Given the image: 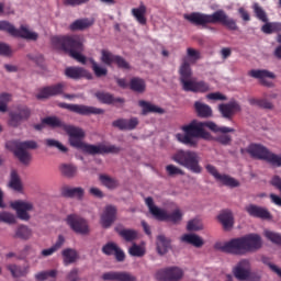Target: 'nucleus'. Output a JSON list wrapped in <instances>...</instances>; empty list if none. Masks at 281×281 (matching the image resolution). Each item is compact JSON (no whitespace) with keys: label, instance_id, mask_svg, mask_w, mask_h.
Wrapping results in <instances>:
<instances>
[{"label":"nucleus","instance_id":"1","mask_svg":"<svg viewBox=\"0 0 281 281\" xmlns=\"http://www.w3.org/2000/svg\"><path fill=\"white\" fill-rule=\"evenodd\" d=\"M42 124H46V126H50V128H63L66 135H68V142L72 148H77V150H81L87 155H117L120 147L115 145H91L82 142L85 139V130L69 125L63 122L57 116H47L42 120Z\"/></svg>","mask_w":281,"mask_h":281},{"label":"nucleus","instance_id":"2","mask_svg":"<svg viewBox=\"0 0 281 281\" xmlns=\"http://www.w3.org/2000/svg\"><path fill=\"white\" fill-rule=\"evenodd\" d=\"M204 126L210 128L213 133H223V135L227 133H236V130L227 126H218L214 122H199L193 120L190 124L181 127V131H183L184 134L178 133L176 134V138L180 144H184V146H189V148H196V146H199V138L210 139L211 137Z\"/></svg>","mask_w":281,"mask_h":281},{"label":"nucleus","instance_id":"3","mask_svg":"<svg viewBox=\"0 0 281 281\" xmlns=\"http://www.w3.org/2000/svg\"><path fill=\"white\" fill-rule=\"evenodd\" d=\"M183 19L196 27H207V25H216V23H221L224 27L231 30V32H236V30H238L236 20L229 18L224 10H217L212 14L192 12L190 14H184Z\"/></svg>","mask_w":281,"mask_h":281},{"label":"nucleus","instance_id":"4","mask_svg":"<svg viewBox=\"0 0 281 281\" xmlns=\"http://www.w3.org/2000/svg\"><path fill=\"white\" fill-rule=\"evenodd\" d=\"M52 44L56 49H60L69 55L70 58L81 63V65H87V57L82 55L85 52V37L80 35H65V36H54L52 38Z\"/></svg>","mask_w":281,"mask_h":281},{"label":"nucleus","instance_id":"5","mask_svg":"<svg viewBox=\"0 0 281 281\" xmlns=\"http://www.w3.org/2000/svg\"><path fill=\"white\" fill-rule=\"evenodd\" d=\"M262 247V238L258 234H249L244 237L233 238L222 246V251L233 256H245L251 251H258Z\"/></svg>","mask_w":281,"mask_h":281},{"label":"nucleus","instance_id":"6","mask_svg":"<svg viewBox=\"0 0 281 281\" xmlns=\"http://www.w3.org/2000/svg\"><path fill=\"white\" fill-rule=\"evenodd\" d=\"M179 76L180 85L182 86L183 91L191 93H207V91H210V85L207 82L192 79V68L186 58L180 65Z\"/></svg>","mask_w":281,"mask_h":281},{"label":"nucleus","instance_id":"7","mask_svg":"<svg viewBox=\"0 0 281 281\" xmlns=\"http://www.w3.org/2000/svg\"><path fill=\"white\" fill-rule=\"evenodd\" d=\"M171 160L182 166V168H187L193 175H201L203 172V167H201V157L194 150H183L179 149L171 156Z\"/></svg>","mask_w":281,"mask_h":281},{"label":"nucleus","instance_id":"8","mask_svg":"<svg viewBox=\"0 0 281 281\" xmlns=\"http://www.w3.org/2000/svg\"><path fill=\"white\" fill-rule=\"evenodd\" d=\"M5 147L13 153L20 164L29 166L30 161H32V154L27 150H36V148H38V143L35 140H8Z\"/></svg>","mask_w":281,"mask_h":281},{"label":"nucleus","instance_id":"9","mask_svg":"<svg viewBox=\"0 0 281 281\" xmlns=\"http://www.w3.org/2000/svg\"><path fill=\"white\" fill-rule=\"evenodd\" d=\"M0 12H3V4L1 3ZM0 32H8V34L15 38H26L27 41H36V38H38V34L30 32L27 27L21 26L20 29H16L8 21H0Z\"/></svg>","mask_w":281,"mask_h":281},{"label":"nucleus","instance_id":"10","mask_svg":"<svg viewBox=\"0 0 281 281\" xmlns=\"http://www.w3.org/2000/svg\"><path fill=\"white\" fill-rule=\"evenodd\" d=\"M32 117V109L27 105L20 104L9 112L8 125L11 128H19L23 122Z\"/></svg>","mask_w":281,"mask_h":281},{"label":"nucleus","instance_id":"11","mask_svg":"<svg viewBox=\"0 0 281 281\" xmlns=\"http://www.w3.org/2000/svg\"><path fill=\"white\" fill-rule=\"evenodd\" d=\"M66 224L75 234H80V236H87L91 232L89 222L76 213L66 216Z\"/></svg>","mask_w":281,"mask_h":281},{"label":"nucleus","instance_id":"12","mask_svg":"<svg viewBox=\"0 0 281 281\" xmlns=\"http://www.w3.org/2000/svg\"><path fill=\"white\" fill-rule=\"evenodd\" d=\"M57 106H59V109H66L67 111H70V113H77V115H102V113H104V110L100 108L83 104L59 102L57 103Z\"/></svg>","mask_w":281,"mask_h":281},{"label":"nucleus","instance_id":"13","mask_svg":"<svg viewBox=\"0 0 281 281\" xmlns=\"http://www.w3.org/2000/svg\"><path fill=\"white\" fill-rule=\"evenodd\" d=\"M241 155L248 153L252 159H259L260 161H267L271 150L262 144L251 143L246 149H240Z\"/></svg>","mask_w":281,"mask_h":281},{"label":"nucleus","instance_id":"14","mask_svg":"<svg viewBox=\"0 0 281 281\" xmlns=\"http://www.w3.org/2000/svg\"><path fill=\"white\" fill-rule=\"evenodd\" d=\"M205 169H206V172H209V175H212V177H214L216 181H220L221 183H223V186H226L228 188H238V186H240V182H238V180L227 175H221L218 172V169H216V167H214L213 165H206Z\"/></svg>","mask_w":281,"mask_h":281},{"label":"nucleus","instance_id":"15","mask_svg":"<svg viewBox=\"0 0 281 281\" xmlns=\"http://www.w3.org/2000/svg\"><path fill=\"white\" fill-rule=\"evenodd\" d=\"M243 111V108H240V103L236 100H232L228 103H222L218 105V112L221 113L222 117L224 120H228L232 122L234 120V115L236 113H240Z\"/></svg>","mask_w":281,"mask_h":281},{"label":"nucleus","instance_id":"16","mask_svg":"<svg viewBox=\"0 0 281 281\" xmlns=\"http://www.w3.org/2000/svg\"><path fill=\"white\" fill-rule=\"evenodd\" d=\"M11 207L16 212V216L20 221H30L31 216L29 212L34 210V204H32V202L18 200L11 203Z\"/></svg>","mask_w":281,"mask_h":281},{"label":"nucleus","instance_id":"17","mask_svg":"<svg viewBox=\"0 0 281 281\" xmlns=\"http://www.w3.org/2000/svg\"><path fill=\"white\" fill-rule=\"evenodd\" d=\"M117 221V207L114 205H106L101 214L100 224L104 229H109Z\"/></svg>","mask_w":281,"mask_h":281},{"label":"nucleus","instance_id":"18","mask_svg":"<svg viewBox=\"0 0 281 281\" xmlns=\"http://www.w3.org/2000/svg\"><path fill=\"white\" fill-rule=\"evenodd\" d=\"M251 272V262L249 259H241L233 269V276L240 281H245L249 278Z\"/></svg>","mask_w":281,"mask_h":281},{"label":"nucleus","instance_id":"19","mask_svg":"<svg viewBox=\"0 0 281 281\" xmlns=\"http://www.w3.org/2000/svg\"><path fill=\"white\" fill-rule=\"evenodd\" d=\"M65 91L64 83H56L54 86L44 87L36 94L37 100H47V98H54V95H60Z\"/></svg>","mask_w":281,"mask_h":281},{"label":"nucleus","instance_id":"20","mask_svg":"<svg viewBox=\"0 0 281 281\" xmlns=\"http://www.w3.org/2000/svg\"><path fill=\"white\" fill-rule=\"evenodd\" d=\"M102 280L104 281H137V277L131 272L126 271H110L102 274Z\"/></svg>","mask_w":281,"mask_h":281},{"label":"nucleus","instance_id":"21","mask_svg":"<svg viewBox=\"0 0 281 281\" xmlns=\"http://www.w3.org/2000/svg\"><path fill=\"white\" fill-rule=\"evenodd\" d=\"M246 212L247 214H249V216H252V218H261V221L271 220V212H269V210H267L266 207L256 204L247 205Z\"/></svg>","mask_w":281,"mask_h":281},{"label":"nucleus","instance_id":"22","mask_svg":"<svg viewBox=\"0 0 281 281\" xmlns=\"http://www.w3.org/2000/svg\"><path fill=\"white\" fill-rule=\"evenodd\" d=\"M160 216L156 217V221H160V222H170L173 223V225H178V223H181L182 218H183V213L181 212V210L177 209L175 210L172 213H168L167 210L160 211Z\"/></svg>","mask_w":281,"mask_h":281},{"label":"nucleus","instance_id":"23","mask_svg":"<svg viewBox=\"0 0 281 281\" xmlns=\"http://www.w3.org/2000/svg\"><path fill=\"white\" fill-rule=\"evenodd\" d=\"M138 125L139 120H137V117H132L130 120L119 119L112 122V126H114V128H119V131H135Z\"/></svg>","mask_w":281,"mask_h":281},{"label":"nucleus","instance_id":"24","mask_svg":"<svg viewBox=\"0 0 281 281\" xmlns=\"http://www.w3.org/2000/svg\"><path fill=\"white\" fill-rule=\"evenodd\" d=\"M249 76L257 78L263 87H273V82L268 81L267 78H276V75L269 70H250Z\"/></svg>","mask_w":281,"mask_h":281},{"label":"nucleus","instance_id":"25","mask_svg":"<svg viewBox=\"0 0 281 281\" xmlns=\"http://www.w3.org/2000/svg\"><path fill=\"white\" fill-rule=\"evenodd\" d=\"M65 76L71 80H80V78H91V74L82 67H67Z\"/></svg>","mask_w":281,"mask_h":281},{"label":"nucleus","instance_id":"26","mask_svg":"<svg viewBox=\"0 0 281 281\" xmlns=\"http://www.w3.org/2000/svg\"><path fill=\"white\" fill-rule=\"evenodd\" d=\"M156 249L159 256H166L172 249V240L165 235H158L156 238Z\"/></svg>","mask_w":281,"mask_h":281},{"label":"nucleus","instance_id":"27","mask_svg":"<svg viewBox=\"0 0 281 281\" xmlns=\"http://www.w3.org/2000/svg\"><path fill=\"white\" fill-rule=\"evenodd\" d=\"M138 106L143 109L142 115H148V113H158V115H164V113H166V110H164L162 108L157 106L145 100L138 101Z\"/></svg>","mask_w":281,"mask_h":281},{"label":"nucleus","instance_id":"28","mask_svg":"<svg viewBox=\"0 0 281 281\" xmlns=\"http://www.w3.org/2000/svg\"><path fill=\"white\" fill-rule=\"evenodd\" d=\"M93 25V20L90 19H78L69 25L70 32H85Z\"/></svg>","mask_w":281,"mask_h":281},{"label":"nucleus","instance_id":"29","mask_svg":"<svg viewBox=\"0 0 281 281\" xmlns=\"http://www.w3.org/2000/svg\"><path fill=\"white\" fill-rule=\"evenodd\" d=\"M147 8L145 7L144 2L139 3L138 8L132 9V15L134 19L139 23V25H146L148 23V19H146Z\"/></svg>","mask_w":281,"mask_h":281},{"label":"nucleus","instance_id":"30","mask_svg":"<svg viewBox=\"0 0 281 281\" xmlns=\"http://www.w3.org/2000/svg\"><path fill=\"white\" fill-rule=\"evenodd\" d=\"M59 171L63 177L66 179H74L78 177V167L74 164H61L59 166Z\"/></svg>","mask_w":281,"mask_h":281},{"label":"nucleus","instance_id":"31","mask_svg":"<svg viewBox=\"0 0 281 281\" xmlns=\"http://www.w3.org/2000/svg\"><path fill=\"white\" fill-rule=\"evenodd\" d=\"M61 195H64L66 199H82L85 196V189L81 187L77 188H69V187H64L61 189Z\"/></svg>","mask_w":281,"mask_h":281},{"label":"nucleus","instance_id":"32","mask_svg":"<svg viewBox=\"0 0 281 281\" xmlns=\"http://www.w3.org/2000/svg\"><path fill=\"white\" fill-rule=\"evenodd\" d=\"M220 223L223 225L224 229H232L234 227V214L232 211H223L218 216H217Z\"/></svg>","mask_w":281,"mask_h":281},{"label":"nucleus","instance_id":"33","mask_svg":"<svg viewBox=\"0 0 281 281\" xmlns=\"http://www.w3.org/2000/svg\"><path fill=\"white\" fill-rule=\"evenodd\" d=\"M194 109L198 117H212V108L201 101L194 102Z\"/></svg>","mask_w":281,"mask_h":281},{"label":"nucleus","instance_id":"34","mask_svg":"<svg viewBox=\"0 0 281 281\" xmlns=\"http://www.w3.org/2000/svg\"><path fill=\"white\" fill-rule=\"evenodd\" d=\"M95 98L101 102L102 104H113L115 102H124V99L113 97V94L104 91L95 92Z\"/></svg>","mask_w":281,"mask_h":281},{"label":"nucleus","instance_id":"35","mask_svg":"<svg viewBox=\"0 0 281 281\" xmlns=\"http://www.w3.org/2000/svg\"><path fill=\"white\" fill-rule=\"evenodd\" d=\"M9 188L15 192H23V182L21 181V177L16 170L11 171Z\"/></svg>","mask_w":281,"mask_h":281},{"label":"nucleus","instance_id":"36","mask_svg":"<svg viewBox=\"0 0 281 281\" xmlns=\"http://www.w3.org/2000/svg\"><path fill=\"white\" fill-rule=\"evenodd\" d=\"M13 238H20V240H30L32 238V229L27 225L21 224L16 227Z\"/></svg>","mask_w":281,"mask_h":281},{"label":"nucleus","instance_id":"37","mask_svg":"<svg viewBox=\"0 0 281 281\" xmlns=\"http://www.w3.org/2000/svg\"><path fill=\"white\" fill-rule=\"evenodd\" d=\"M64 265L67 267L74 265L78 260V251L74 248H66L61 251Z\"/></svg>","mask_w":281,"mask_h":281},{"label":"nucleus","instance_id":"38","mask_svg":"<svg viewBox=\"0 0 281 281\" xmlns=\"http://www.w3.org/2000/svg\"><path fill=\"white\" fill-rule=\"evenodd\" d=\"M182 243H187L188 245H192L193 247H203L204 241L203 238H201L199 235L196 234H184L181 237Z\"/></svg>","mask_w":281,"mask_h":281},{"label":"nucleus","instance_id":"39","mask_svg":"<svg viewBox=\"0 0 281 281\" xmlns=\"http://www.w3.org/2000/svg\"><path fill=\"white\" fill-rule=\"evenodd\" d=\"M8 271H10L13 278H25L27 276L29 269L27 267H21L14 263L7 266Z\"/></svg>","mask_w":281,"mask_h":281},{"label":"nucleus","instance_id":"40","mask_svg":"<svg viewBox=\"0 0 281 281\" xmlns=\"http://www.w3.org/2000/svg\"><path fill=\"white\" fill-rule=\"evenodd\" d=\"M116 232L121 238H124L126 243H133V240H137L138 233L135 229L131 228H116Z\"/></svg>","mask_w":281,"mask_h":281},{"label":"nucleus","instance_id":"41","mask_svg":"<svg viewBox=\"0 0 281 281\" xmlns=\"http://www.w3.org/2000/svg\"><path fill=\"white\" fill-rule=\"evenodd\" d=\"M130 89L136 93H144L146 91V81L139 77H134L130 81Z\"/></svg>","mask_w":281,"mask_h":281},{"label":"nucleus","instance_id":"42","mask_svg":"<svg viewBox=\"0 0 281 281\" xmlns=\"http://www.w3.org/2000/svg\"><path fill=\"white\" fill-rule=\"evenodd\" d=\"M99 181H101L102 186L108 188V190H115V188L120 187V181L115 178H111V176L108 175H100Z\"/></svg>","mask_w":281,"mask_h":281},{"label":"nucleus","instance_id":"43","mask_svg":"<svg viewBox=\"0 0 281 281\" xmlns=\"http://www.w3.org/2000/svg\"><path fill=\"white\" fill-rule=\"evenodd\" d=\"M248 102L251 106H259V109L273 111V104L268 99L251 98V99L248 100Z\"/></svg>","mask_w":281,"mask_h":281},{"label":"nucleus","instance_id":"44","mask_svg":"<svg viewBox=\"0 0 281 281\" xmlns=\"http://www.w3.org/2000/svg\"><path fill=\"white\" fill-rule=\"evenodd\" d=\"M145 203H146L150 214L154 216V218L157 220L158 216H161V211L164 209H160L157 205H155V202L151 196L146 198Z\"/></svg>","mask_w":281,"mask_h":281},{"label":"nucleus","instance_id":"45","mask_svg":"<svg viewBox=\"0 0 281 281\" xmlns=\"http://www.w3.org/2000/svg\"><path fill=\"white\" fill-rule=\"evenodd\" d=\"M0 223H4L5 225H16V215L8 211H2L0 212Z\"/></svg>","mask_w":281,"mask_h":281},{"label":"nucleus","instance_id":"46","mask_svg":"<svg viewBox=\"0 0 281 281\" xmlns=\"http://www.w3.org/2000/svg\"><path fill=\"white\" fill-rule=\"evenodd\" d=\"M183 280V270L177 266L169 267V281Z\"/></svg>","mask_w":281,"mask_h":281},{"label":"nucleus","instance_id":"47","mask_svg":"<svg viewBox=\"0 0 281 281\" xmlns=\"http://www.w3.org/2000/svg\"><path fill=\"white\" fill-rule=\"evenodd\" d=\"M45 146H47V148H57L60 153H67V150H69L63 143L54 138L45 139Z\"/></svg>","mask_w":281,"mask_h":281},{"label":"nucleus","instance_id":"48","mask_svg":"<svg viewBox=\"0 0 281 281\" xmlns=\"http://www.w3.org/2000/svg\"><path fill=\"white\" fill-rule=\"evenodd\" d=\"M117 55H113V53L103 49L101 50V63L104 65H108V67H111L115 63V58Z\"/></svg>","mask_w":281,"mask_h":281},{"label":"nucleus","instance_id":"49","mask_svg":"<svg viewBox=\"0 0 281 281\" xmlns=\"http://www.w3.org/2000/svg\"><path fill=\"white\" fill-rule=\"evenodd\" d=\"M90 63L92 65V71L94 72V76L97 78H102V76H106L109 74V70L100 65L93 58L90 59Z\"/></svg>","mask_w":281,"mask_h":281},{"label":"nucleus","instance_id":"50","mask_svg":"<svg viewBox=\"0 0 281 281\" xmlns=\"http://www.w3.org/2000/svg\"><path fill=\"white\" fill-rule=\"evenodd\" d=\"M187 57L189 59V65H194L198 60H201V52L189 47L187 48Z\"/></svg>","mask_w":281,"mask_h":281},{"label":"nucleus","instance_id":"51","mask_svg":"<svg viewBox=\"0 0 281 281\" xmlns=\"http://www.w3.org/2000/svg\"><path fill=\"white\" fill-rule=\"evenodd\" d=\"M252 9L256 18L259 21H262V23H267V21H269V18H267V12L262 10V7H260L258 2L254 3Z\"/></svg>","mask_w":281,"mask_h":281},{"label":"nucleus","instance_id":"52","mask_svg":"<svg viewBox=\"0 0 281 281\" xmlns=\"http://www.w3.org/2000/svg\"><path fill=\"white\" fill-rule=\"evenodd\" d=\"M166 172L168 175V177H184L186 176V171H183V169L175 166V165H167L166 166Z\"/></svg>","mask_w":281,"mask_h":281},{"label":"nucleus","instance_id":"53","mask_svg":"<svg viewBox=\"0 0 281 281\" xmlns=\"http://www.w3.org/2000/svg\"><path fill=\"white\" fill-rule=\"evenodd\" d=\"M12 100V94L3 92L0 94V113L8 111V103Z\"/></svg>","mask_w":281,"mask_h":281},{"label":"nucleus","instance_id":"54","mask_svg":"<svg viewBox=\"0 0 281 281\" xmlns=\"http://www.w3.org/2000/svg\"><path fill=\"white\" fill-rule=\"evenodd\" d=\"M130 256H134L135 258H143V256H146V250L142 248V246L137 244H133L132 247L128 249Z\"/></svg>","mask_w":281,"mask_h":281},{"label":"nucleus","instance_id":"55","mask_svg":"<svg viewBox=\"0 0 281 281\" xmlns=\"http://www.w3.org/2000/svg\"><path fill=\"white\" fill-rule=\"evenodd\" d=\"M154 278L157 281H170L169 267L157 270L154 274Z\"/></svg>","mask_w":281,"mask_h":281},{"label":"nucleus","instance_id":"56","mask_svg":"<svg viewBox=\"0 0 281 281\" xmlns=\"http://www.w3.org/2000/svg\"><path fill=\"white\" fill-rule=\"evenodd\" d=\"M263 234L266 238L273 243L274 245H281V234L276 233L273 231H265Z\"/></svg>","mask_w":281,"mask_h":281},{"label":"nucleus","instance_id":"57","mask_svg":"<svg viewBox=\"0 0 281 281\" xmlns=\"http://www.w3.org/2000/svg\"><path fill=\"white\" fill-rule=\"evenodd\" d=\"M261 262L263 265H267V267H269V269H271V271H273V273H277V276H279V278H281V269L278 266L271 263V259L269 257L262 256Z\"/></svg>","mask_w":281,"mask_h":281},{"label":"nucleus","instance_id":"58","mask_svg":"<svg viewBox=\"0 0 281 281\" xmlns=\"http://www.w3.org/2000/svg\"><path fill=\"white\" fill-rule=\"evenodd\" d=\"M266 161L268 164H270L271 166H276L277 168H281V156L273 154L270 151V154H268V158L266 159Z\"/></svg>","mask_w":281,"mask_h":281},{"label":"nucleus","instance_id":"59","mask_svg":"<svg viewBox=\"0 0 281 281\" xmlns=\"http://www.w3.org/2000/svg\"><path fill=\"white\" fill-rule=\"evenodd\" d=\"M117 247L115 243H108L102 247V252L105 256H113L115 251L117 250Z\"/></svg>","mask_w":281,"mask_h":281},{"label":"nucleus","instance_id":"60","mask_svg":"<svg viewBox=\"0 0 281 281\" xmlns=\"http://www.w3.org/2000/svg\"><path fill=\"white\" fill-rule=\"evenodd\" d=\"M188 232H199L203 229V224L199 220H191L187 225Z\"/></svg>","mask_w":281,"mask_h":281},{"label":"nucleus","instance_id":"61","mask_svg":"<svg viewBox=\"0 0 281 281\" xmlns=\"http://www.w3.org/2000/svg\"><path fill=\"white\" fill-rule=\"evenodd\" d=\"M261 32H263V34H274V33H278L277 30H276V22L267 21L261 26Z\"/></svg>","mask_w":281,"mask_h":281},{"label":"nucleus","instance_id":"62","mask_svg":"<svg viewBox=\"0 0 281 281\" xmlns=\"http://www.w3.org/2000/svg\"><path fill=\"white\" fill-rule=\"evenodd\" d=\"M114 64L117 65L120 69H131V65L122 56L116 55Z\"/></svg>","mask_w":281,"mask_h":281},{"label":"nucleus","instance_id":"63","mask_svg":"<svg viewBox=\"0 0 281 281\" xmlns=\"http://www.w3.org/2000/svg\"><path fill=\"white\" fill-rule=\"evenodd\" d=\"M0 56H12V48L5 43H0Z\"/></svg>","mask_w":281,"mask_h":281},{"label":"nucleus","instance_id":"64","mask_svg":"<svg viewBox=\"0 0 281 281\" xmlns=\"http://www.w3.org/2000/svg\"><path fill=\"white\" fill-rule=\"evenodd\" d=\"M207 100H221L225 101L227 100V97L221 92H212L206 95Z\"/></svg>","mask_w":281,"mask_h":281}]
</instances>
